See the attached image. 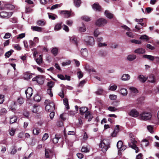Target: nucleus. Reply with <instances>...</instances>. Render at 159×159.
I'll return each instance as SVG.
<instances>
[{
	"instance_id": "nucleus-3",
	"label": "nucleus",
	"mask_w": 159,
	"mask_h": 159,
	"mask_svg": "<svg viewBox=\"0 0 159 159\" xmlns=\"http://www.w3.org/2000/svg\"><path fill=\"white\" fill-rule=\"evenodd\" d=\"M99 146L100 148H102V151L103 152H106L110 147L108 140L105 139L103 140L100 143Z\"/></svg>"
},
{
	"instance_id": "nucleus-16",
	"label": "nucleus",
	"mask_w": 159,
	"mask_h": 159,
	"mask_svg": "<svg viewBox=\"0 0 159 159\" xmlns=\"http://www.w3.org/2000/svg\"><path fill=\"white\" fill-rule=\"evenodd\" d=\"M130 78V75L128 74H124L123 75L121 78V80L123 81L129 80Z\"/></svg>"
},
{
	"instance_id": "nucleus-48",
	"label": "nucleus",
	"mask_w": 159,
	"mask_h": 159,
	"mask_svg": "<svg viewBox=\"0 0 159 159\" xmlns=\"http://www.w3.org/2000/svg\"><path fill=\"white\" fill-rule=\"evenodd\" d=\"M79 30L82 32H84L86 30V28L85 25L84 24L82 25V26L80 27L79 28Z\"/></svg>"
},
{
	"instance_id": "nucleus-13",
	"label": "nucleus",
	"mask_w": 159,
	"mask_h": 159,
	"mask_svg": "<svg viewBox=\"0 0 159 159\" xmlns=\"http://www.w3.org/2000/svg\"><path fill=\"white\" fill-rule=\"evenodd\" d=\"M138 78L139 81L142 83H144L147 80L148 78L146 77L143 75H140L138 77Z\"/></svg>"
},
{
	"instance_id": "nucleus-55",
	"label": "nucleus",
	"mask_w": 159,
	"mask_h": 159,
	"mask_svg": "<svg viewBox=\"0 0 159 159\" xmlns=\"http://www.w3.org/2000/svg\"><path fill=\"white\" fill-rule=\"evenodd\" d=\"M49 136L48 134L47 133H45L43 135L42 140L43 141H45L48 138Z\"/></svg>"
},
{
	"instance_id": "nucleus-25",
	"label": "nucleus",
	"mask_w": 159,
	"mask_h": 159,
	"mask_svg": "<svg viewBox=\"0 0 159 159\" xmlns=\"http://www.w3.org/2000/svg\"><path fill=\"white\" fill-rule=\"evenodd\" d=\"M61 23H59L56 24L54 27V30L56 31L60 30L61 28Z\"/></svg>"
},
{
	"instance_id": "nucleus-14",
	"label": "nucleus",
	"mask_w": 159,
	"mask_h": 159,
	"mask_svg": "<svg viewBox=\"0 0 159 159\" xmlns=\"http://www.w3.org/2000/svg\"><path fill=\"white\" fill-rule=\"evenodd\" d=\"M134 52L135 53L139 54H143L145 52V50L143 48H138L135 49Z\"/></svg>"
},
{
	"instance_id": "nucleus-22",
	"label": "nucleus",
	"mask_w": 159,
	"mask_h": 159,
	"mask_svg": "<svg viewBox=\"0 0 159 159\" xmlns=\"http://www.w3.org/2000/svg\"><path fill=\"white\" fill-rule=\"evenodd\" d=\"M24 78L26 80H29L32 77V74L29 72H26L24 73Z\"/></svg>"
},
{
	"instance_id": "nucleus-7",
	"label": "nucleus",
	"mask_w": 159,
	"mask_h": 159,
	"mask_svg": "<svg viewBox=\"0 0 159 159\" xmlns=\"http://www.w3.org/2000/svg\"><path fill=\"white\" fill-rule=\"evenodd\" d=\"M107 23V20L103 18L98 19L96 21L95 24L98 26H103Z\"/></svg>"
},
{
	"instance_id": "nucleus-49",
	"label": "nucleus",
	"mask_w": 159,
	"mask_h": 159,
	"mask_svg": "<svg viewBox=\"0 0 159 159\" xmlns=\"http://www.w3.org/2000/svg\"><path fill=\"white\" fill-rule=\"evenodd\" d=\"M126 34L127 36L129 37L132 38L134 37V35L133 34L132 32H130V31H128V32L126 33Z\"/></svg>"
},
{
	"instance_id": "nucleus-45",
	"label": "nucleus",
	"mask_w": 159,
	"mask_h": 159,
	"mask_svg": "<svg viewBox=\"0 0 159 159\" xmlns=\"http://www.w3.org/2000/svg\"><path fill=\"white\" fill-rule=\"evenodd\" d=\"M37 23L38 25L41 26H43L45 24V22L42 20H39L37 22Z\"/></svg>"
},
{
	"instance_id": "nucleus-18",
	"label": "nucleus",
	"mask_w": 159,
	"mask_h": 159,
	"mask_svg": "<svg viewBox=\"0 0 159 159\" xmlns=\"http://www.w3.org/2000/svg\"><path fill=\"white\" fill-rule=\"evenodd\" d=\"M105 15L108 18L111 19L113 17V15L109 11L106 10L105 12Z\"/></svg>"
},
{
	"instance_id": "nucleus-47",
	"label": "nucleus",
	"mask_w": 159,
	"mask_h": 159,
	"mask_svg": "<svg viewBox=\"0 0 159 159\" xmlns=\"http://www.w3.org/2000/svg\"><path fill=\"white\" fill-rule=\"evenodd\" d=\"M101 33L100 32L98 29H96L94 32V35L95 37H98V35L101 34Z\"/></svg>"
},
{
	"instance_id": "nucleus-38",
	"label": "nucleus",
	"mask_w": 159,
	"mask_h": 159,
	"mask_svg": "<svg viewBox=\"0 0 159 159\" xmlns=\"http://www.w3.org/2000/svg\"><path fill=\"white\" fill-rule=\"evenodd\" d=\"M48 14L49 18L50 19L54 20L56 18L55 16L57 17V16L56 15H54L53 14L48 13Z\"/></svg>"
},
{
	"instance_id": "nucleus-56",
	"label": "nucleus",
	"mask_w": 159,
	"mask_h": 159,
	"mask_svg": "<svg viewBox=\"0 0 159 159\" xmlns=\"http://www.w3.org/2000/svg\"><path fill=\"white\" fill-rule=\"evenodd\" d=\"M16 132V129L13 128H11V129L10 130L9 134L11 136H13L15 134Z\"/></svg>"
},
{
	"instance_id": "nucleus-41",
	"label": "nucleus",
	"mask_w": 159,
	"mask_h": 159,
	"mask_svg": "<svg viewBox=\"0 0 159 159\" xmlns=\"http://www.w3.org/2000/svg\"><path fill=\"white\" fill-rule=\"evenodd\" d=\"M5 7L8 9L12 10L14 8V6L11 4H7L5 5Z\"/></svg>"
},
{
	"instance_id": "nucleus-59",
	"label": "nucleus",
	"mask_w": 159,
	"mask_h": 159,
	"mask_svg": "<svg viewBox=\"0 0 159 159\" xmlns=\"http://www.w3.org/2000/svg\"><path fill=\"white\" fill-rule=\"evenodd\" d=\"M70 40L71 41L74 42L76 44H77V39L76 38L75 36H73L70 38Z\"/></svg>"
},
{
	"instance_id": "nucleus-2",
	"label": "nucleus",
	"mask_w": 159,
	"mask_h": 159,
	"mask_svg": "<svg viewBox=\"0 0 159 159\" xmlns=\"http://www.w3.org/2000/svg\"><path fill=\"white\" fill-rule=\"evenodd\" d=\"M152 116V115L150 112L144 111L139 114V119L141 120L147 121L150 120Z\"/></svg>"
},
{
	"instance_id": "nucleus-51",
	"label": "nucleus",
	"mask_w": 159,
	"mask_h": 159,
	"mask_svg": "<svg viewBox=\"0 0 159 159\" xmlns=\"http://www.w3.org/2000/svg\"><path fill=\"white\" fill-rule=\"evenodd\" d=\"M147 129L148 131L151 133H153V127L151 125H149L148 126H147Z\"/></svg>"
},
{
	"instance_id": "nucleus-40",
	"label": "nucleus",
	"mask_w": 159,
	"mask_h": 159,
	"mask_svg": "<svg viewBox=\"0 0 159 159\" xmlns=\"http://www.w3.org/2000/svg\"><path fill=\"white\" fill-rule=\"evenodd\" d=\"M41 99V97L38 95H36L34 98V100L36 102H39Z\"/></svg>"
},
{
	"instance_id": "nucleus-26",
	"label": "nucleus",
	"mask_w": 159,
	"mask_h": 159,
	"mask_svg": "<svg viewBox=\"0 0 159 159\" xmlns=\"http://www.w3.org/2000/svg\"><path fill=\"white\" fill-rule=\"evenodd\" d=\"M31 29H32L33 31L38 32H41L42 30V28L38 26H32L31 27Z\"/></svg>"
},
{
	"instance_id": "nucleus-62",
	"label": "nucleus",
	"mask_w": 159,
	"mask_h": 159,
	"mask_svg": "<svg viewBox=\"0 0 159 159\" xmlns=\"http://www.w3.org/2000/svg\"><path fill=\"white\" fill-rule=\"evenodd\" d=\"M11 36V34L9 33H7L5 34L3 38L5 39L9 38Z\"/></svg>"
},
{
	"instance_id": "nucleus-17",
	"label": "nucleus",
	"mask_w": 159,
	"mask_h": 159,
	"mask_svg": "<svg viewBox=\"0 0 159 159\" xmlns=\"http://www.w3.org/2000/svg\"><path fill=\"white\" fill-rule=\"evenodd\" d=\"M93 9L97 11H100L101 10V8L99 4L94 3L92 6Z\"/></svg>"
},
{
	"instance_id": "nucleus-42",
	"label": "nucleus",
	"mask_w": 159,
	"mask_h": 159,
	"mask_svg": "<svg viewBox=\"0 0 159 159\" xmlns=\"http://www.w3.org/2000/svg\"><path fill=\"white\" fill-rule=\"evenodd\" d=\"M129 89L131 92L135 93H138L139 92L137 89L134 87H131L129 88Z\"/></svg>"
},
{
	"instance_id": "nucleus-27",
	"label": "nucleus",
	"mask_w": 159,
	"mask_h": 159,
	"mask_svg": "<svg viewBox=\"0 0 159 159\" xmlns=\"http://www.w3.org/2000/svg\"><path fill=\"white\" fill-rule=\"evenodd\" d=\"M16 102H11V104L9 105V107L11 110L14 111L16 110Z\"/></svg>"
},
{
	"instance_id": "nucleus-32",
	"label": "nucleus",
	"mask_w": 159,
	"mask_h": 159,
	"mask_svg": "<svg viewBox=\"0 0 159 159\" xmlns=\"http://www.w3.org/2000/svg\"><path fill=\"white\" fill-rule=\"evenodd\" d=\"M148 81L151 83L155 82V78L153 75H151L149 76Z\"/></svg>"
},
{
	"instance_id": "nucleus-64",
	"label": "nucleus",
	"mask_w": 159,
	"mask_h": 159,
	"mask_svg": "<svg viewBox=\"0 0 159 159\" xmlns=\"http://www.w3.org/2000/svg\"><path fill=\"white\" fill-rule=\"evenodd\" d=\"M77 75L79 79L81 78L83 76V73L80 71L77 72Z\"/></svg>"
},
{
	"instance_id": "nucleus-28",
	"label": "nucleus",
	"mask_w": 159,
	"mask_h": 159,
	"mask_svg": "<svg viewBox=\"0 0 159 159\" xmlns=\"http://www.w3.org/2000/svg\"><path fill=\"white\" fill-rule=\"evenodd\" d=\"M141 145L144 146L145 147H147L149 144V142L148 140L144 139L142 140L141 142Z\"/></svg>"
},
{
	"instance_id": "nucleus-63",
	"label": "nucleus",
	"mask_w": 159,
	"mask_h": 159,
	"mask_svg": "<svg viewBox=\"0 0 159 159\" xmlns=\"http://www.w3.org/2000/svg\"><path fill=\"white\" fill-rule=\"evenodd\" d=\"M14 48L16 50L20 51L21 49V47L20 46L19 44H16L14 45Z\"/></svg>"
},
{
	"instance_id": "nucleus-1",
	"label": "nucleus",
	"mask_w": 159,
	"mask_h": 159,
	"mask_svg": "<svg viewBox=\"0 0 159 159\" xmlns=\"http://www.w3.org/2000/svg\"><path fill=\"white\" fill-rule=\"evenodd\" d=\"M45 106V110L48 112H51L55 109V104L54 103L51 102L49 99H46L44 102Z\"/></svg>"
},
{
	"instance_id": "nucleus-12",
	"label": "nucleus",
	"mask_w": 159,
	"mask_h": 159,
	"mask_svg": "<svg viewBox=\"0 0 159 159\" xmlns=\"http://www.w3.org/2000/svg\"><path fill=\"white\" fill-rule=\"evenodd\" d=\"M85 117L88 119V121H90L93 117V116L89 112L87 111L85 114Z\"/></svg>"
},
{
	"instance_id": "nucleus-53",
	"label": "nucleus",
	"mask_w": 159,
	"mask_h": 159,
	"mask_svg": "<svg viewBox=\"0 0 159 159\" xmlns=\"http://www.w3.org/2000/svg\"><path fill=\"white\" fill-rule=\"evenodd\" d=\"M81 151L82 152H89V149L86 147H82Z\"/></svg>"
},
{
	"instance_id": "nucleus-8",
	"label": "nucleus",
	"mask_w": 159,
	"mask_h": 159,
	"mask_svg": "<svg viewBox=\"0 0 159 159\" xmlns=\"http://www.w3.org/2000/svg\"><path fill=\"white\" fill-rule=\"evenodd\" d=\"M12 12H7L3 11L0 12V17L4 19H8L12 15Z\"/></svg>"
},
{
	"instance_id": "nucleus-36",
	"label": "nucleus",
	"mask_w": 159,
	"mask_h": 159,
	"mask_svg": "<svg viewBox=\"0 0 159 159\" xmlns=\"http://www.w3.org/2000/svg\"><path fill=\"white\" fill-rule=\"evenodd\" d=\"M117 88V86L116 85H110V86L109 87V90L114 91Z\"/></svg>"
},
{
	"instance_id": "nucleus-11",
	"label": "nucleus",
	"mask_w": 159,
	"mask_h": 159,
	"mask_svg": "<svg viewBox=\"0 0 159 159\" xmlns=\"http://www.w3.org/2000/svg\"><path fill=\"white\" fill-rule=\"evenodd\" d=\"M60 14L65 18H68L71 15L70 12L66 10H63L60 12Z\"/></svg>"
},
{
	"instance_id": "nucleus-54",
	"label": "nucleus",
	"mask_w": 159,
	"mask_h": 159,
	"mask_svg": "<svg viewBox=\"0 0 159 159\" xmlns=\"http://www.w3.org/2000/svg\"><path fill=\"white\" fill-rule=\"evenodd\" d=\"M24 99L22 98H18L17 100L18 102L20 105L24 103Z\"/></svg>"
},
{
	"instance_id": "nucleus-5",
	"label": "nucleus",
	"mask_w": 159,
	"mask_h": 159,
	"mask_svg": "<svg viewBox=\"0 0 159 159\" xmlns=\"http://www.w3.org/2000/svg\"><path fill=\"white\" fill-rule=\"evenodd\" d=\"M44 77L42 75H38L35 77L33 78L32 80L34 81H37L40 84H42L44 83Z\"/></svg>"
},
{
	"instance_id": "nucleus-52",
	"label": "nucleus",
	"mask_w": 159,
	"mask_h": 159,
	"mask_svg": "<svg viewBox=\"0 0 159 159\" xmlns=\"http://www.w3.org/2000/svg\"><path fill=\"white\" fill-rule=\"evenodd\" d=\"M123 144L122 142L121 141H119L117 143V147L118 148L120 149L122 147Z\"/></svg>"
},
{
	"instance_id": "nucleus-37",
	"label": "nucleus",
	"mask_w": 159,
	"mask_h": 159,
	"mask_svg": "<svg viewBox=\"0 0 159 159\" xmlns=\"http://www.w3.org/2000/svg\"><path fill=\"white\" fill-rule=\"evenodd\" d=\"M120 91L121 94L123 96H126L127 94V91L126 89H121Z\"/></svg>"
},
{
	"instance_id": "nucleus-60",
	"label": "nucleus",
	"mask_w": 159,
	"mask_h": 159,
	"mask_svg": "<svg viewBox=\"0 0 159 159\" xmlns=\"http://www.w3.org/2000/svg\"><path fill=\"white\" fill-rule=\"evenodd\" d=\"M121 27L126 30L127 31H130V29L126 25H122L121 26Z\"/></svg>"
},
{
	"instance_id": "nucleus-24",
	"label": "nucleus",
	"mask_w": 159,
	"mask_h": 159,
	"mask_svg": "<svg viewBox=\"0 0 159 159\" xmlns=\"http://www.w3.org/2000/svg\"><path fill=\"white\" fill-rule=\"evenodd\" d=\"M143 57L145 58H147L149 60L153 61L155 59V57L151 55H143Z\"/></svg>"
},
{
	"instance_id": "nucleus-39",
	"label": "nucleus",
	"mask_w": 159,
	"mask_h": 159,
	"mask_svg": "<svg viewBox=\"0 0 159 159\" xmlns=\"http://www.w3.org/2000/svg\"><path fill=\"white\" fill-rule=\"evenodd\" d=\"M17 120V118L16 116H13L10 118V123L13 124L16 122Z\"/></svg>"
},
{
	"instance_id": "nucleus-58",
	"label": "nucleus",
	"mask_w": 159,
	"mask_h": 159,
	"mask_svg": "<svg viewBox=\"0 0 159 159\" xmlns=\"http://www.w3.org/2000/svg\"><path fill=\"white\" fill-rule=\"evenodd\" d=\"M73 23V21L71 20H67L66 21V24L70 26L72 25Z\"/></svg>"
},
{
	"instance_id": "nucleus-46",
	"label": "nucleus",
	"mask_w": 159,
	"mask_h": 159,
	"mask_svg": "<svg viewBox=\"0 0 159 159\" xmlns=\"http://www.w3.org/2000/svg\"><path fill=\"white\" fill-rule=\"evenodd\" d=\"M13 51L11 50L6 53L5 56L7 57H9L13 52Z\"/></svg>"
},
{
	"instance_id": "nucleus-34",
	"label": "nucleus",
	"mask_w": 159,
	"mask_h": 159,
	"mask_svg": "<svg viewBox=\"0 0 159 159\" xmlns=\"http://www.w3.org/2000/svg\"><path fill=\"white\" fill-rule=\"evenodd\" d=\"M63 102L64 105L67 109H69V106L68 102V99L65 98L63 99Z\"/></svg>"
},
{
	"instance_id": "nucleus-33",
	"label": "nucleus",
	"mask_w": 159,
	"mask_h": 159,
	"mask_svg": "<svg viewBox=\"0 0 159 159\" xmlns=\"http://www.w3.org/2000/svg\"><path fill=\"white\" fill-rule=\"evenodd\" d=\"M61 137L58 135L56 134L55 137L53 139V142L54 143H57L58 142L59 139Z\"/></svg>"
},
{
	"instance_id": "nucleus-30",
	"label": "nucleus",
	"mask_w": 159,
	"mask_h": 159,
	"mask_svg": "<svg viewBox=\"0 0 159 159\" xmlns=\"http://www.w3.org/2000/svg\"><path fill=\"white\" fill-rule=\"evenodd\" d=\"M88 110V109L87 107H81L80 108V112L81 115H83L84 113H85L87 112Z\"/></svg>"
},
{
	"instance_id": "nucleus-57",
	"label": "nucleus",
	"mask_w": 159,
	"mask_h": 159,
	"mask_svg": "<svg viewBox=\"0 0 159 159\" xmlns=\"http://www.w3.org/2000/svg\"><path fill=\"white\" fill-rule=\"evenodd\" d=\"M130 41L132 43H134L135 44H139L141 43V42L140 40H136L135 39H132L130 40Z\"/></svg>"
},
{
	"instance_id": "nucleus-43",
	"label": "nucleus",
	"mask_w": 159,
	"mask_h": 159,
	"mask_svg": "<svg viewBox=\"0 0 159 159\" xmlns=\"http://www.w3.org/2000/svg\"><path fill=\"white\" fill-rule=\"evenodd\" d=\"M61 3L60 4H56L55 5H53L51 7L50 9L52 10H54V9H56L58 7H60L61 6Z\"/></svg>"
},
{
	"instance_id": "nucleus-61",
	"label": "nucleus",
	"mask_w": 159,
	"mask_h": 159,
	"mask_svg": "<svg viewBox=\"0 0 159 159\" xmlns=\"http://www.w3.org/2000/svg\"><path fill=\"white\" fill-rule=\"evenodd\" d=\"M71 62L70 61H67L66 62H64L62 63V65L64 66L67 65H69L70 64Z\"/></svg>"
},
{
	"instance_id": "nucleus-23",
	"label": "nucleus",
	"mask_w": 159,
	"mask_h": 159,
	"mask_svg": "<svg viewBox=\"0 0 159 159\" xmlns=\"http://www.w3.org/2000/svg\"><path fill=\"white\" fill-rule=\"evenodd\" d=\"M35 61L37 64L39 65H40L43 62L42 56L40 55L39 57L38 58L35 59Z\"/></svg>"
},
{
	"instance_id": "nucleus-10",
	"label": "nucleus",
	"mask_w": 159,
	"mask_h": 159,
	"mask_svg": "<svg viewBox=\"0 0 159 159\" xmlns=\"http://www.w3.org/2000/svg\"><path fill=\"white\" fill-rule=\"evenodd\" d=\"M25 93L28 99L30 98L33 94V89L29 87L25 91Z\"/></svg>"
},
{
	"instance_id": "nucleus-4",
	"label": "nucleus",
	"mask_w": 159,
	"mask_h": 159,
	"mask_svg": "<svg viewBox=\"0 0 159 159\" xmlns=\"http://www.w3.org/2000/svg\"><path fill=\"white\" fill-rule=\"evenodd\" d=\"M137 143L134 138H132L130 139V142L128 143L129 147L135 150L136 153H138L139 151V148L136 145Z\"/></svg>"
},
{
	"instance_id": "nucleus-29",
	"label": "nucleus",
	"mask_w": 159,
	"mask_h": 159,
	"mask_svg": "<svg viewBox=\"0 0 159 159\" xmlns=\"http://www.w3.org/2000/svg\"><path fill=\"white\" fill-rule=\"evenodd\" d=\"M85 69L88 72L90 73L91 72H96L95 70L92 67H90L89 66H86L85 67Z\"/></svg>"
},
{
	"instance_id": "nucleus-50",
	"label": "nucleus",
	"mask_w": 159,
	"mask_h": 159,
	"mask_svg": "<svg viewBox=\"0 0 159 159\" xmlns=\"http://www.w3.org/2000/svg\"><path fill=\"white\" fill-rule=\"evenodd\" d=\"M39 133V129L38 128H35L33 129V133L34 135H37Z\"/></svg>"
},
{
	"instance_id": "nucleus-15",
	"label": "nucleus",
	"mask_w": 159,
	"mask_h": 159,
	"mask_svg": "<svg viewBox=\"0 0 159 159\" xmlns=\"http://www.w3.org/2000/svg\"><path fill=\"white\" fill-rule=\"evenodd\" d=\"M81 53L83 56L84 57H87L88 55V50L86 48L82 49L81 50Z\"/></svg>"
},
{
	"instance_id": "nucleus-44",
	"label": "nucleus",
	"mask_w": 159,
	"mask_h": 159,
	"mask_svg": "<svg viewBox=\"0 0 159 159\" xmlns=\"http://www.w3.org/2000/svg\"><path fill=\"white\" fill-rule=\"evenodd\" d=\"M81 18L82 20L86 21H88L91 20L90 18L87 16H83Z\"/></svg>"
},
{
	"instance_id": "nucleus-35",
	"label": "nucleus",
	"mask_w": 159,
	"mask_h": 159,
	"mask_svg": "<svg viewBox=\"0 0 159 159\" xmlns=\"http://www.w3.org/2000/svg\"><path fill=\"white\" fill-rule=\"evenodd\" d=\"M74 4L75 6L77 7H79L80 6L81 3L80 0H74Z\"/></svg>"
},
{
	"instance_id": "nucleus-6",
	"label": "nucleus",
	"mask_w": 159,
	"mask_h": 159,
	"mask_svg": "<svg viewBox=\"0 0 159 159\" xmlns=\"http://www.w3.org/2000/svg\"><path fill=\"white\" fill-rule=\"evenodd\" d=\"M85 42L88 45L93 46L95 43L94 38L91 36H87L84 39Z\"/></svg>"
},
{
	"instance_id": "nucleus-21",
	"label": "nucleus",
	"mask_w": 159,
	"mask_h": 159,
	"mask_svg": "<svg viewBox=\"0 0 159 159\" xmlns=\"http://www.w3.org/2000/svg\"><path fill=\"white\" fill-rule=\"evenodd\" d=\"M52 153L51 150L48 149H45V157L47 158H49L50 157L51 154Z\"/></svg>"
},
{
	"instance_id": "nucleus-9",
	"label": "nucleus",
	"mask_w": 159,
	"mask_h": 159,
	"mask_svg": "<svg viewBox=\"0 0 159 159\" xmlns=\"http://www.w3.org/2000/svg\"><path fill=\"white\" fill-rule=\"evenodd\" d=\"M129 116L134 117H136L138 116L139 117V113L136 109H133L131 110L129 113Z\"/></svg>"
},
{
	"instance_id": "nucleus-20",
	"label": "nucleus",
	"mask_w": 159,
	"mask_h": 159,
	"mask_svg": "<svg viewBox=\"0 0 159 159\" xmlns=\"http://www.w3.org/2000/svg\"><path fill=\"white\" fill-rule=\"evenodd\" d=\"M40 108V107L37 105H34L33 106V108L32 110V111L34 113H37L39 111Z\"/></svg>"
},
{
	"instance_id": "nucleus-19",
	"label": "nucleus",
	"mask_w": 159,
	"mask_h": 159,
	"mask_svg": "<svg viewBox=\"0 0 159 159\" xmlns=\"http://www.w3.org/2000/svg\"><path fill=\"white\" fill-rule=\"evenodd\" d=\"M136 56L134 54H130L127 57V59L129 61H132L135 59Z\"/></svg>"
},
{
	"instance_id": "nucleus-31",
	"label": "nucleus",
	"mask_w": 159,
	"mask_h": 159,
	"mask_svg": "<svg viewBox=\"0 0 159 159\" xmlns=\"http://www.w3.org/2000/svg\"><path fill=\"white\" fill-rule=\"evenodd\" d=\"M58 49L56 47L53 48L51 50V52L54 56L57 55L58 53Z\"/></svg>"
}]
</instances>
